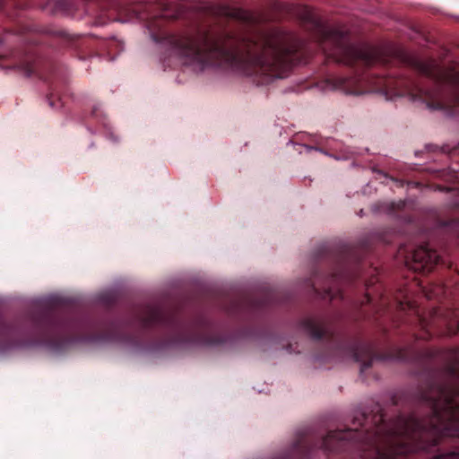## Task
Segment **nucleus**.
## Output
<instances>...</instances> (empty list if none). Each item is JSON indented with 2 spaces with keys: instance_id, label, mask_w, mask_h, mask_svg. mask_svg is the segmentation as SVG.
Wrapping results in <instances>:
<instances>
[{
  "instance_id": "1",
  "label": "nucleus",
  "mask_w": 459,
  "mask_h": 459,
  "mask_svg": "<svg viewBox=\"0 0 459 459\" xmlns=\"http://www.w3.org/2000/svg\"><path fill=\"white\" fill-rule=\"evenodd\" d=\"M438 255L436 251L427 247L417 248L412 255L411 268L414 271H429L437 263Z\"/></svg>"
},
{
  "instance_id": "3",
  "label": "nucleus",
  "mask_w": 459,
  "mask_h": 459,
  "mask_svg": "<svg viewBox=\"0 0 459 459\" xmlns=\"http://www.w3.org/2000/svg\"><path fill=\"white\" fill-rule=\"evenodd\" d=\"M277 50L268 47L265 48L259 56L250 57L248 62L255 66H271L275 63Z\"/></svg>"
},
{
  "instance_id": "2",
  "label": "nucleus",
  "mask_w": 459,
  "mask_h": 459,
  "mask_svg": "<svg viewBox=\"0 0 459 459\" xmlns=\"http://www.w3.org/2000/svg\"><path fill=\"white\" fill-rule=\"evenodd\" d=\"M180 55L184 58V62L187 65L201 62L204 56L198 44L193 40L186 41L184 48L181 49Z\"/></svg>"
}]
</instances>
